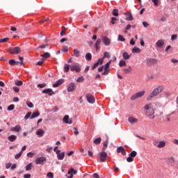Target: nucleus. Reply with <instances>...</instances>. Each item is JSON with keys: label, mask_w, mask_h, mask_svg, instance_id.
Segmentation results:
<instances>
[{"label": "nucleus", "mask_w": 178, "mask_h": 178, "mask_svg": "<svg viewBox=\"0 0 178 178\" xmlns=\"http://www.w3.org/2000/svg\"><path fill=\"white\" fill-rule=\"evenodd\" d=\"M164 90H165V86H159L152 91L149 95L147 96V101H151L152 98H154V97H156V95H159V94H161V92H162Z\"/></svg>", "instance_id": "nucleus-1"}, {"label": "nucleus", "mask_w": 178, "mask_h": 178, "mask_svg": "<svg viewBox=\"0 0 178 178\" xmlns=\"http://www.w3.org/2000/svg\"><path fill=\"white\" fill-rule=\"evenodd\" d=\"M145 109L146 111V116L147 118H152V119H155V111L151 104H146L145 106Z\"/></svg>", "instance_id": "nucleus-2"}, {"label": "nucleus", "mask_w": 178, "mask_h": 178, "mask_svg": "<svg viewBox=\"0 0 178 178\" xmlns=\"http://www.w3.org/2000/svg\"><path fill=\"white\" fill-rule=\"evenodd\" d=\"M97 158L102 163L106 162V159L108 158V153L103 150L99 153Z\"/></svg>", "instance_id": "nucleus-3"}, {"label": "nucleus", "mask_w": 178, "mask_h": 178, "mask_svg": "<svg viewBox=\"0 0 178 178\" xmlns=\"http://www.w3.org/2000/svg\"><path fill=\"white\" fill-rule=\"evenodd\" d=\"M144 94H145V90H141L140 92L133 95L130 99L131 101H135V99H137V98H141L142 97H144Z\"/></svg>", "instance_id": "nucleus-4"}, {"label": "nucleus", "mask_w": 178, "mask_h": 178, "mask_svg": "<svg viewBox=\"0 0 178 178\" xmlns=\"http://www.w3.org/2000/svg\"><path fill=\"white\" fill-rule=\"evenodd\" d=\"M8 52L11 55H18V54H20V52H22V49H20V47H16L13 49L9 50Z\"/></svg>", "instance_id": "nucleus-5"}, {"label": "nucleus", "mask_w": 178, "mask_h": 178, "mask_svg": "<svg viewBox=\"0 0 178 178\" xmlns=\"http://www.w3.org/2000/svg\"><path fill=\"white\" fill-rule=\"evenodd\" d=\"M35 162L36 165H44V162H47V158L44 156L38 157Z\"/></svg>", "instance_id": "nucleus-6"}, {"label": "nucleus", "mask_w": 178, "mask_h": 178, "mask_svg": "<svg viewBox=\"0 0 178 178\" xmlns=\"http://www.w3.org/2000/svg\"><path fill=\"white\" fill-rule=\"evenodd\" d=\"M76 90V83L72 82L70 84H68V87L67 88V90L68 92H72Z\"/></svg>", "instance_id": "nucleus-7"}, {"label": "nucleus", "mask_w": 178, "mask_h": 178, "mask_svg": "<svg viewBox=\"0 0 178 178\" xmlns=\"http://www.w3.org/2000/svg\"><path fill=\"white\" fill-rule=\"evenodd\" d=\"M76 174H77V170H75L74 169L71 168L69 170L66 177L67 178H73V175H76Z\"/></svg>", "instance_id": "nucleus-8"}, {"label": "nucleus", "mask_w": 178, "mask_h": 178, "mask_svg": "<svg viewBox=\"0 0 178 178\" xmlns=\"http://www.w3.org/2000/svg\"><path fill=\"white\" fill-rule=\"evenodd\" d=\"M86 99L89 104H95V98L91 94L86 95Z\"/></svg>", "instance_id": "nucleus-9"}, {"label": "nucleus", "mask_w": 178, "mask_h": 178, "mask_svg": "<svg viewBox=\"0 0 178 178\" xmlns=\"http://www.w3.org/2000/svg\"><path fill=\"white\" fill-rule=\"evenodd\" d=\"M63 122H64V123H66L67 124H72V123H73V121L70 118H69L68 115L64 116Z\"/></svg>", "instance_id": "nucleus-10"}, {"label": "nucleus", "mask_w": 178, "mask_h": 178, "mask_svg": "<svg viewBox=\"0 0 178 178\" xmlns=\"http://www.w3.org/2000/svg\"><path fill=\"white\" fill-rule=\"evenodd\" d=\"M165 45V40H159L156 42V48H163V46Z\"/></svg>", "instance_id": "nucleus-11"}, {"label": "nucleus", "mask_w": 178, "mask_h": 178, "mask_svg": "<svg viewBox=\"0 0 178 178\" xmlns=\"http://www.w3.org/2000/svg\"><path fill=\"white\" fill-rule=\"evenodd\" d=\"M102 40L104 44V45L109 46L111 45V40H109V38L106 36L102 37Z\"/></svg>", "instance_id": "nucleus-12"}, {"label": "nucleus", "mask_w": 178, "mask_h": 178, "mask_svg": "<svg viewBox=\"0 0 178 178\" xmlns=\"http://www.w3.org/2000/svg\"><path fill=\"white\" fill-rule=\"evenodd\" d=\"M124 15L126 16H128L125 19V20H127V22H131V21L134 20V17H133V15L131 14V13L127 12L124 13Z\"/></svg>", "instance_id": "nucleus-13"}, {"label": "nucleus", "mask_w": 178, "mask_h": 178, "mask_svg": "<svg viewBox=\"0 0 178 178\" xmlns=\"http://www.w3.org/2000/svg\"><path fill=\"white\" fill-rule=\"evenodd\" d=\"M71 72H76V73H80L81 68L79 65H72L70 67Z\"/></svg>", "instance_id": "nucleus-14"}, {"label": "nucleus", "mask_w": 178, "mask_h": 178, "mask_svg": "<svg viewBox=\"0 0 178 178\" xmlns=\"http://www.w3.org/2000/svg\"><path fill=\"white\" fill-rule=\"evenodd\" d=\"M102 63H104V58H99V60L93 65L92 68V70H94L95 69L98 67V66H99V65H102Z\"/></svg>", "instance_id": "nucleus-15"}, {"label": "nucleus", "mask_w": 178, "mask_h": 178, "mask_svg": "<svg viewBox=\"0 0 178 178\" xmlns=\"http://www.w3.org/2000/svg\"><path fill=\"white\" fill-rule=\"evenodd\" d=\"M42 93L43 94H48V95H50V96L54 95V94H55L54 90H52V89H51V88H47V89L43 90Z\"/></svg>", "instance_id": "nucleus-16"}, {"label": "nucleus", "mask_w": 178, "mask_h": 178, "mask_svg": "<svg viewBox=\"0 0 178 178\" xmlns=\"http://www.w3.org/2000/svg\"><path fill=\"white\" fill-rule=\"evenodd\" d=\"M117 152L118 154H122V155H126V149H124V147L120 146L117 148Z\"/></svg>", "instance_id": "nucleus-17"}, {"label": "nucleus", "mask_w": 178, "mask_h": 178, "mask_svg": "<svg viewBox=\"0 0 178 178\" xmlns=\"http://www.w3.org/2000/svg\"><path fill=\"white\" fill-rule=\"evenodd\" d=\"M22 130V126L20 125H16L14 127H12L10 129V131H15V133H19Z\"/></svg>", "instance_id": "nucleus-18"}, {"label": "nucleus", "mask_w": 178, "mask_h": 178, "mask_svg": "<svg viewBox=\"0 0 178 178\" xmlns=\"http://www.w3.org/2000/svg\"><path fill=\"white\" fill-rule=\"evenodd\" d=\"M65 81L63 79H58L55 83L53 84L54 88H56V87H59V86L63 84Z\"/></svg>", "instance_id": "nucleus-19"}, {"label": "nucleus", "mask_w": 178, "mask_h": 178, "mask_svg": "<svg viewBox=\"0 0 178 178\" xmlns=\"http://www.w3.org/2000/svg\"><path fill=\"white\" fill-rule=\"evenodd\" d=\"M128 121L131 124H134V123H137V122H138V119L134 117H129Z\"/></svg>", "instance_id": "nucleus-20"}, {"label": "nucleus", "mask_w": 178, "mask_h": 178, "mask_svg": "<svg viewBox=\"0 0 178 178\" xmlns=\"http://www.w3.org/2000/svg\"><path fill=\"white\" fill-rule=\"evenodd\" d=\"M8 140L11 143H13V141H16V140H17V136H16L15 135H11L8 137Z\"/></svg>", "instance_id": "nucleus-21"}, {"label": "nucleus", "mask_w": 178, "mask_h": 178, "mask_svg": "<svg viewBox=\"0 0 178 178\" xmlns=\"http://www.w3.org/2000/svg\"><path fill=\"white\" fill-rule=\"evenodd\" d=\"M108 138H106V140L103 143L102 151H106V149L108 148Z\"/></svg>", "instance_id": "nucleus-22"}, {"label": "nucleus", "mask_w": 178, "mask_h": 178, "mask_svg": "<svg viewBox=\"0 0 178 178\" xmlns=\"http://www.w3.org/2000/svg\"><path fill=\"white\" fill-rule=\"evenodd\" d=\"M8 63L10 66H15V65H19V62L15 61L14 59H11L9 60Z\"/></svg>", "instance_id": "nucleus-23"}, {"label": "nucleus", "mask_w": 178, "mask_h": 178, "mask_svg": "<svg viewBox=\"0 0 178 178\" xmlns=\"http://www.w3.org/2000/svg\"><path fill=\"white\" fill-rule=\"evenodd\" d=\"M57 158L58 161H63V159H65V152H63L60 154H58Z\"/></svg>", "instance_id": "nucleus-24"}, {"label": "nucleus", "mask_w": 178, "mask_h": 178, "mask_svg": "<svg viewBox=\"0 0 178 178\" xmlns=\"http://www.w3.org/2000/svg\"><path fill=\"white\" fill-rule=\"evenodd\" d=\"M40 56L43 58V59H48V58L51 57V54L49 52H45L44 54H41Z\"/></svg>", "instance_id": "nucleus-25"}, {"label": "nucleus", "mask_w": 178, "mask_h": 178, "mask_svg": "<svg viewBox=\"0 0 178 178\" xmlns=\"http://www.w3.org/2000/svg\"><path fill=\"white\" fill-rule=\"evenodd\" d=\"M166 145V142L162 140L159 143V145H157V148H163Z\"/></svg>", "instance_id": "nucleus-26"}, {"label": "nucleus", "mask_w": 178, "mask_h": 178, "mask_svg": "<svg viewBox=\"0 0 178 178\" xmlns=\"http://www.w3.org/2000/svg\"><path fill=\"white\" fill-rule=\"evenodd\" d=\"M140 52H141V49L138 47H135L132 49V54H140Z\"/></svg>", "instance_id": "nucleus-27"}, {"label": "nucleus", "mask_w": 178, "mask_h": 178, "mask_svg": "<svg viewBox=\"0 0 178 178\" xmlns=\"http://www.w3.org/2000/svg\"><path fill=\"white\" fill-rule=\"evenodd\" d=\"M73 52L76 58H80V51H79L77 49H74Z\"/></svg>", "instance_id": "nucleus-28"}, {"label": "nucleus", "mask_w": 178, "mask_h": 178, "mask_svg": "<svg viewBox=\"0 0 178 178\" xmlns=\"http://www.w3.org/2000/svg\"><path fill=\"white\" fill-rule=\"evenodd\" d=\"M123 58L125 60H127V59H130V55L127 51H124L122 54Z\"/></svg>", "instance_id": "nucleus-29"}, {"label": "nucleus", "mask_w": 178, "mask_h": 178, "mask_svg": "<svg viewBox=\"0 0 178 178\" xmlns=\"http://www.w3.org/2000/svg\"><path fill=\"white\" fill-rule=\"evenodd\" d=\"M101 42H102V40L101 39H98L95 43V47H96V49H99L100 47L99 46L101 45Z\"/></svg>", "instance_id": "nucleus-30"}, {"label": "nucleus", "mask_w": 178, "mask_h": 178, "mask_svg": "<svg viewBox=\"0 0 178 178\" xmlns=\"http://www.w3.org/2000/svg\"><path fill=\"white\" fill-rule=\"evenodd\" d=\"M38 116H40V112L35 111L32 113V115L31 116V119H34L35 118H38Z\"/></svg>", "instance_id": "nucleus-31"}, {"label": "nucleus", "mask_w": 178, "mask_h": 178, "mask_svg": "<svg viewBox=\"0 0 178 178\" xmlns=\"http://www.w3.org/2000/svg\"><path fill=\"white\" fill-rule=\"evenodd\" d=\"M86 60H91L92 59V55L91 53H87L85 56Z\"/></svg>", "instance_id": "nucleus-32"}, {"label": "nucleus", "mask_w": 178, "mask_h": 178, "mask_svg": "<svg viewBox=\"0 0 178 178\" xmlns=\"http://www.w3.org/2000/svg\"><path fill=\"white\" fill-rule=\"evenodd\" d=\"M33 168V163H30L26 165L25 169L26 171L31 170Z\"/></svg>", "instance_id": "nucleus-33"}, {"label": "nucleus", "mask_w": 178, "mask_h": 178, "mask_svg": "<svg viewBox=\"0 0 178 178\" xmlns=\"http://www.w3.org/2000/svg\"><path fill=\"white\" fill-rule=\"evenodd\" d=\"M36 134L37 136H40V137H42V136H44V131L40 129L36 131Z\"/></svg>", "instance_id": "nucleus-34"}, {"label": "nucleus", "mask_w": 178, "mask_h": 178, "mask_svg": "<svg viewBox=\"0 0 178 178\" xmlns=\"http://www.w3.org/2000/svg\"><path fill=\"white\" fill-rule=\"evenodd\" d=\"M69 70H70V65L69 64H65L64 65V72L65 73H67V72H69Z\"/></svg>", "instance_id": "nucleus-35"}, {"label": "nucleus", "mask_w": 178, "mask_h": 178, "mask_svg": "<svg viewBox=\"0 0 178 178\" xmlns=\"http://www.w3.org/2000/svg\"><path fill=\"white\" fill-rule=\"evenodd\" d=\"M102 140V139L99 137V138L95 139L93 140V143H94V144L98 145V144H101Z\"/></svg>", "instance_id": "nucleus-36"}, {"label": "nucleus", "mask_w": 178, "mask_h": 178, "mask_svg": "<svg viewBox=\"0 0 178 178\" xmlns=\"http://www.w3.org/2000/svg\"><path fill=\"white\" fill-rule=\"evenodd\" d=\"M113 16H115V17H118V16H119V10L113 9Z\"/></svg>", "instance_id": "nucleus-37"}, {"label": "nucleus", "mask_w": 178, "mask_h": 178, "mask_svg": "<svg viewBox=\"0 0 178 178\" xmlns=\"http://www.w3.org/2000/svg\"><path fill=\"white\" fill-rule=\"evenodd\" d=\"M129 156H131L132 158H136V156H137V152H136V151H132V152L129 154Z\"/></svg>", "instance_id": "nucleus-38"}, {"label": "nucleus", "mask_w": 178, "mask_h": 178, "mask_svg": "<svg viewBox=\"0 0 178 178\" xmlns=\"http://www.w3.org/2000/svg\"><path fill=\"white\" fill-rule=\"evenodd\" d=\"M110 70L107 68H104V72L102 73L103 76H106L107 74H109Z\"/></svg>", "instance_id": "nucleus-39"}, {"label": "nucleus", "mask_w": 178, "mask_h": 178, "mask_svg": "<svg viewBox=\"0 0 178 178\" xmlns=\"http://www.w3.org/2000/svg\"><path fill=\"white\" fill-rule=\"evenodd\" d=\"M124 73H126L127 74L130 73V72H131V67H129V68H125L124 69Z\"/></svg>", "instance_id": "nucleus-40"}, {"label": "nucleus", "mask_w": 178, "mask_h": 178, "mask_svg": "<svg viewBox=\"0 0 178 178\" xmlns=\"http://www.w3.org/2000/svg\"><path fill=\"white\" fill-rule=\"evenodd\" d=\"M104 58H107V59H109L111 58V54H109V52L105 51L104 54Z\"/></svg>", "instance_id": "nucleus-41"}, {"label": "nucleus", "mask_w": 178, "mask_h": 178, "mask_svg": "<svg viewBox=\"0 0 178 178\" xmlns=\"http://www.w3.org/2000/svg\"><path fill=\"white\" fill-rule=\"evenodd\" d=\"M84 81V77L80 76L76 79L77 83H83Z\"/></svg>", "instance_id": "nucleus-42"}, {"label": "nucleus", "mask_w": 178, "mask_h": 178, "mask_svg": "<svg viewBox=\"0 0 178 178\" xmlns=\"http://www.w3.org/2000/svg\"><path fill=\"white\" fill-rule=\"evenodd\" d=\"M111 63H112V60H110L104 65V69H109V66L111 65Z\"/></svg>", "instance_id": "nucleus-43"}, {"label": "nucleus", "mask_w": 178, "mask_h": 178, "mask_svg": "<svg viewBox=\"0 0 178 178\" xmlns=\"http://www.w3.org/2000/svg\"><path fill=\"white\" fill-rule=\"evenodd\" d=\"M22 154L23 153H22V152H19L18 154H15V159H19V158H20Z\"/></svg>", "instance_id": "nucleus-44"}, {"label": "nucleus", "mask_w": 178, "mask_h": 178, "mask_svg": "<svg viewBox=\"0 0 178 178\" xmlns=\"http://www.w3.org/2000/svg\"><path fill=\"white\" fill-rule=\"evenodd\" d=\"M15 86H18L19 87H20L21 86H23V81H15Z\"/></svg>", "instance_id": "nucleus-45"}, {"label": "nucleus", "mask_w": 178, "mask_h": 178, "mask_svg": "<svg viewBox=\"0 0 178 178\" xmlns=\"http://www.w3.org/2000/svg\"><path fill=\"white\" fill-rule=\"evenodd\" d=\"M125 40L126 39L123 37V35H118V41L123 42V41H125Z\"/></svg>", "instance_id": "nucleus-46"}, {"label": "nucleus", "mask_w": 178, "mask_h": 178, "mask_svg": "<svg viewBox=\"0 0 178 178\" xmlns=\"http://www.w3.org/2000/svg\"><path fill=\"white\" fill-rule=\"evenodd\" d=\"M119 65L120 67H122L123 66H126V61H124V60L120 61Z\"/></svg>", "instance_id": "nucleus-47"}, {"label": "nucleus", "mask_w": 178, "mask_h": 178, "mask_svg": "<svg viewBox=\"0 0 178 178\" xmlns=\"http://www.w3.org/2000/svg\"><path fill=\"white\" fill-rule=\"evenodd\" d=\"M13 109H15V106L13 104L8 106L7 108L8 111H13Z\"/></svg>", "instance_id": "nucleus-48"}, {"label": "nucleus", "mask_w": 178, "mask_h": 178, "mask_svg": "<svg viewBox=\"0 0 178 178\" xmlns=\"http://www.w3.org/2000/svg\"><path fill=\"white\" fill-rule=\"evenodd\" d=\"M142 24L145 27V29H147V27H149V24H148V22H143Z\"/></svg>", "instance_id": "nucleus-49"}, {"label": "nucleus", "mask_w": 178, "mask_h": 178, "mask_svg": "<svg viewBox=\"0 0 178 178\" xmlns=\"http://www.w3.org/2000/svg\"><path fill=\"white\" fill-rule=\"evenodd\" d=\"M44 61H45V58H42L40 61H38L37 63V65H38L39 66H42V63H44Z\"/></svg>", "instance_id": "nucleus-50"}, {"label": "nucleus", "mask_w": 178, "mask_h": 178, "mask_svg": "<svg viewBox=\"0 0 178 178\" xmlns=\"http://www.w3.org/2000/svg\"><path fill=\"white\" fill-rule=\"evenodd\" d=\"M164 97L165 98H167V99L170 98V93L169 92H164Z\"/></svg>", "instance_id": "nucleus-51"}, {"label": "nucleus", "mask_w": 178, "mask_h": 178, "mask_svg": "<svg viewBox=\"0 0 178 178\" xmlns=\"http://www.w3.org/2000/svg\"><path fill=\"white\" fill-rule=\"evenodd\" d=\"M26 105L29 108H33L34 107V104H33V103L30 102H26Z\"/></svg>", "instance_id": "nucleus-52"}, {"label": "nucleus", "mask_w": 178, "mask_h": 178, "mask_svg": "<svg viewBox=\"0 0 178 178\" xmlns=\"http://www.w3.org/2000/svg\"><path fill=\"white\" fill-rule=\"evenodd\" d=\"M38 87H39V88H44L45 87H47V84L46 83H40L38 85Z\"/></svg>", "instance_id": "nucleus-53"}, {"label": "nucleus", "mask_w": 178, "mask_h": 178, "mask_svg": "<svg viewBox=\"0 0 178 178\" xmlns=\"http://www.w3.org/2000/svg\"><path fill=\"white\" fill-rule=\"evenodd\" d=\"M169 162H170L171 163H175V157L171 156L170 158L168 159Z\"/></svg>", "instance_id": "nucleus-54"}, {"label": "nucleus", "mask_w": 178, "mask_h": 178, "mask_svg": "<svg viewBox=\"0 0 178 178\" xmlns=\"http://www.w3.org/2000/svg\"><path fill=\"white\" fill-rule=\"evenodd\" d=\"M79 130L77 129V128L76 127H74V136H79Z\"/></svg>", "instance_id": "nucleus-55"}, {"label": "nucleus", "mask_w": 178, "mask_h": 178, "mask_svg": "<svg viewBox=\"0 0 178 178\" xmlns=\"http://www.w3.org/2000/svg\"><path fill=\"white\" fill-rule=\"evenodd\" d=\"M19 59L20 60V62L19 63V65H24V63L23 60H24V58L23 57H22V56H19Z\"/></svg>", "instance_id": "nucleus-56"}, {"label": "nucleus", "mask_w": 178, "mask_h": 178, "mask_svg": "<svg viewBox=\"0 0 178 178\" xmlns=\"http://www.w3.org/2000/svg\"><path fill=\"white\" fill-rule=\"evenodd\" d=\"M172 115H173V113H171L170 114L166 115V120L168 122H170V116H172Z\"/></svg>", "instance_id": "nucleus-57"}, {"label": "nucleus", "mask_w": 178, "mask_h": 178, "mask_svg": "<svg viewBox=\"0 0 178 178\" xmlns=\"http://www.w3.org/2000/svg\"><path fill=\"white\" fill-rule=\"evenodd\" d=\"M47 177L49 178H54V173H52L51 172H49L47 174Z\"/></svg>", "instance_id": "nucleus-58"}, {"label": "nucleus", "mask_w": 178, "mask_h": 178, "mask_svg": "<svg viewBox=\"0 0 178 178\" xmlns=\"http://www.w3.org/2000/svg\"><path fill=\"white\" fill-rule=\"evenodd\" d=\"M31 116V112H28V113H26V115H25L24 119L27 120V119H29V118H30Z\"/></svg>", "instance_id": "nucleus-59"}, {"label": "nucleus", "mask_w": 178, "mask_h": 178, "mask_svg": "<svg viewBox=\"0 0 178 178\" xmlns=\"http://www.w3.org/2000/svg\"><path fill=\"white\" fill-rule=\"evenodd\" d=\"M152 1L155 5V6H158V5L159 4V0H152Z\"/></svg>", "instance_id": "nucleus-60"}, {"label": "nucleus", "mask_w": 178, "mask_h": 178, "mask_svg": "<svg viewBox=\"0 0 178 178\" xmlns=\"http://www.w3.org/2000/svg\"><path fill=\"white\" fill-rule=\"evenodd\" d=\"M127 161H128V162H133V161H134V159L133 158V157H131V156H129L127 159Z\"/></svg>", "instance_id": "nucleus-61"}, {"label": "nucleus", "mask_w": 178, "mask_h": 178, "mask_svg": "<svg viewBox=\"0 0 178 178\" xmlns=\"http://www.w3.org/2000/svg\"><path fill=\"white\" fill-rule=\"evenodd\" d=\"M47 47H48V44H43V45L39 46L38 49L39 48L40 49H45Z\"/></svg>", "instance_id": "nucleus-62"}, {"label": "nucleus", "mask_w": 178, "mask_h": 178, "mask_svg": "<svg viewBox=\"0 0 178 178\" xmlns=\"http://www.w3.org/2000/svg\"><path fill=\"white\" fill-rule=\"evenodd\" d=\"M13 90L15 91V92H19V91H20V89L18 87H13Z\"/></svg>", "instance_id": "nucleus-63"}, {"label": "nucleus", "mask_w": 178, "mask_h": 178, "mask_svg": "<svg viewBox=\"0 0 178 178\" xmlns=\"http://www.w3.org/2000/svg\"><path fill=\"white\" fill-rule=\"evenodd\" d=\"M12 166V163H8L6 164V168L9 169Z\"/></svg>", "instance_id": "nucleus-64"}]
</instances>
